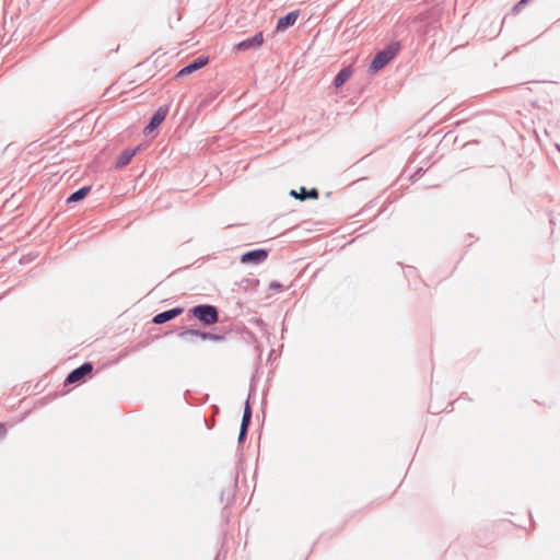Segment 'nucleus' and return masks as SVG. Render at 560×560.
<instances>
[{"instance_id": "1", "label": "nucleus", "mask_w": 560, "mask_h": 560, "mask_svg": "<svg viewBox=\"0 0 560 560\" xmlns=\"http://www.w3.org/2000/svg\"><path fill=\"white\" fill-rule=\"evenodd\" d=\"M191 313L196 318L202 322L205 325H212L219 320L218 311L212 305H198L191 310Z\"/></svg>"}, {"instance_id": "2", "label": "nucleus", "mask_w": 560, "mask_h": 560, "mask_svg": "<svg viewBox=\"0 0 560 560\" xmlns=\"http://www.w3.org/2000/svg\"><path fill=\"white\" fill-rule=\"evenodd\" d=\"M396 52L397 48L394 46H388L385 49L381 50L372 60L370 69L373 72L380 71L395 57Z\"/></svg>"}, {"instance_id": "3", "label": "nucleus", "mask_w": 560, "mask_h": 560, "mask_svg": "<svg viewBox=\"0 0 560 560\" xmlns=\"http://www.w3.org/2000/svg\"><path fill=\"white\" fill-rule=\"evenodd\" d=\"M264 43L262 33H257L254 36L246 38L238 43L235 47L240 51L258 48Z\"/></svg>"}, {"instance_id": "4", "label": "nucleus", "mask_w": 560, "mask_h": 560, "mask_svg": "<svg viewBox=\"0 0 560 560\" xmlns=\"http://www.w3.org/2000/svg\"><path fill=\"white\" fill-rule=\"evenodd\" d=\"M92 364L91 363H84L81 366L74 369L72 372H70L66 378V382L69 384L75 383L81 381L85 375L92 372Z\"/></svg>"}, {"instance_id": "5", "label": "nucleus", "mask_w": 560, "mask_h": 560, "mask_svg": "<svg viewBox=\"0 0 560 560\" xmlns=\"http://www.w3.org/2000/svg\"><path fill=\"white\" fill-rule=\"evenodd\" d=\"M268 256L265 249H254L242 255L241 261L243 264H259L262 262Z\"/></svg>"}, {"instance_id": "6", "label": "nucleus", "mask_w": 560, "mask_h": 560, "mask_svg": "<svg viewBox=\"0 0 560 560\" xmlns=\"http://www.w3.org/2000/svg\"><path fill=\"white\" fill-rule=\"evenodd\" d=\"M168 113V109L166 107H160L151 117L150 122L144 128V133L149 135L158 126L162 124V121L165 119L166 115Z\"/></svg>"}, {"instance_id": "7", "label": "nucleus", "mask_w": 560, "mask_h": 560, "mask_svg": "<svg viewBox=\"0 0 560 560\" xmlns=\"http://www.w3.org/2000/svg\"><path fill=\"white\" fill-rule=\"evenodd\" d=\"M187 336H196L201 338L202 340H212V341H221L223 339V336L212 334V332H205L196 329H188L179 334L180 338H186Z\"/></svg>"}, {"instance_id": "8", "label": "nucleus", "mask_w": 560, "mask_h": 560, "mask_svg": "<svg viewBox=\"0 0 560 560\" xmlns=\"http://www.w3.org/2000/svg\"><path fill=\"white\" fill-rule=\"evenodd\" d=\"M207 57H198L196 60H194L191 63L187 65L183 69H180L177 73V77H184L187 74L192 73L194 71H197L205 67L208 63Z\"/></svg>"}, {"instance_id": "9", "label": "nucleus", "mask_w": 560, "mask_h": 560, "mask_svg": "<svg viewBox=\"0 0 560 560\" xmlns=\"http://www.w3.org/2000/svg\"><path fill=\"white\" fill-rule=\"evenodd\" d=\"M299 18V11H291L289 12L287 15L280 18L277 22V31L278 32H283L285 31L288 27L292 26L295 24L296 20Z\"/></svg>"}, {"instance_id": "10", "label": "nucleus", "mask_w": 560, "mask_h": 560, "mask_svg": "<svg viewBox=\"0 0 560 560\" xmlns=\"http://www.w3.org/2000/svg\"><path fill=\"white\" fill-rule=\"evenodd\" d=\"M182 312H183V310L180 307H176V308H172V310L162 312L154 316L153 323L158 324V325L164 324V323L175 318L179 314H182Z\"/></svg>"}, {"instance_id": "11", "label": "nucleus", "mask_w": 560, "mask_h": 560, "mask_svg": "<svg viewBox=\"0 0 560 560\" xmlns=\"http://www.w3.org/2000/svg\"><path fill=\"white\" fill-rule=\"evenodd\" d=\"M137 151H138V148L137 149H126V150H124L121 152V154L119 155V158L117 159L116 167L117 168H121V167L126 166L127 164H129V162L135 156Z\"/></svg>"}, {"instance_id": "12", "label": "nucleus", "mask_w": 560, "mask_h": 560, "mask_svg": "<svg viewBox=\"0 0 560 560\" xmlns=\"http://www.w3.org/2000/svg\"><path fill=\"white\" fill-rule=\"evenodd\" d=\"M290 195L295 198H299L301 200H304L306 198L316 199L318 197V191L315 188L311 189L310 191H306V189L304 187H302L300 189V192H296L295 190H291Z\"/></svg>"}, {"instance_id": "13", "label": "nucleus", "mask_w": 560, "mask_h": 560, "mask_svg": "<svg viewBox=\"0 0 560 560\" xmlns=\"http://www.w3.org/2000/svg\"><path fill=\"white\" fill-rule=\"evenodd\" d=\"M352 74L351 68H343L339 71L334 80V85L340 88Z\"/></svg>"}, {"instance_id": "14", "label": "nucleus", "mask_w": 560, "mask_h": 560, "mask_svg": "<svg viewBox=\"0 0 560 560\" xmlns=\"http://www.w3.org/2000/svg\"><path fill=\"white\" fill-rule=\"evenodd\" d=\"M90 190H91L90 186H84V187L80 188L79 190H77L75 192L71 194L68 197L67 202L68 203L78 202V201L84 199L86 197V195L90 192Z\"/></svg>"}, {"instance_id": "15", "label": "nucleus", "mask_w": 560, "mask_h": 560, "mask_svg": "<svg viewBox=\"0 0 560 560\" xmlns=\"http://www.w3.org/2000/svg\"><path fill=\"white\" fill-rule=\"evenodd\" d=\"M250 418H252V410H250V406L248 402H246L245 405V408H244V412H243V418H242V427H247L249 425V422H250Z\"/></svg>"}, {"instance_id": "16", "label": "nucleus", "mask_w": 560, "mask_h": 560, "mask_svg": "<svg viewBox=\"0 0 560 560\" xmlns=\"http://www.w3.org/2000/svg\"><path fill=\"white\" fill-rule=\"evenodd\" d=\"M246 432H247V427L241 425L240 435H238L240 442H242L244 440V438L246 436Z\"/></svg>"}, {"instance_id": "17", "label": "nucleus", "mask_w": 560, "mask_h": 560, "mask_svg": "<svg viewBox=\"0 0 560 560\" xmlns=\"http://www.w3.org/2000/svg\"><path fill=\"white\" fill-rule=\"evenodd\" d=\"M529 0H521L515 7L514 11H520L522 7H524Z\"/></svg>"}, {"instance_id": "18", "label": "nucleus", "mask_w": 560, "mask_h": 560, "mask_svg": "<svg viewBox=\"0 0 560 560\" xmlns=\"http://www.w3.org/2000/svg\"><path fill=\"white\" fill-rule=\"evenodd\" d=\"M0 434L3 436L5 434V428L3 424H0Z\"/></svg>"}]
</instances>
